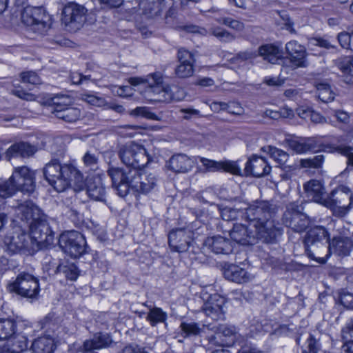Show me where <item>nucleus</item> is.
I'll return each mask as SVG.
<instances>
[{"label":"nucleus","mask_w":353,"mask_h":353,"mask_svg":"<svg viewBox=\"0 0 353 353\" xmlns=\"http://www.w3.org/2000/svg\"><path fill=\"white\" fill-rule=\"evenodd\" d=\"M29 240L30 236L22 232L6 236L3 242L8 252L11 254H16L28 250Z\"/></svg>","instance_id":"obj_24"},{"label":"nucleus","mask_w":353,"mask_h":353,"mask_svg":"<svg viewBox=\"0 0 353 353\" xmlns=\"http://www.w3.org/2000/svg\"><path fill=\"white\" fill-rule=\"evenodd\" d=\"M337 66L342 72L353 71V57H345L337 61Z\"/></svg>","instance_id":"obj_63"},{"label":"nucleus","mask_w":353,"mask_h":353,"mask_svg":"<svg viewBox=\"0 0 353 353\" xmlns=\"http://www.w3.org/2000/svg\"><path fill=\"white\" fill-rule=\"evenodd\" d=\"M321 349V344L319 340L310 334L307 339V346L303 350L302 353H318Z\"/></svg>","instance_id":"obj_58"},{"label":"nucleus","mask_w":353,"mask_h":353,"mask_svg":"<svg viewBox=\"0 0 353 353\" xmlns=\"http://www.w3.org/2000/svg\"><path fill=\"white\" fill-rule=\"evenodd\" d=\"M164 17L165 23L171 28H180L177 19V7L172 0H167Z\"/></svg>","instance_id":"obj_39"},{"label":"nucleus","mask_w":353,"mask_h":353,"mask_svg":"<svg viewBox=\"0 0 353 353\" xmlns=\"http://www.w3.org/2000/svg\"><path fill=\"white\" fill-rule=\"evenodd\" d=\"M22 22L39 34L46 33L51 27L52 18L41 7L26 6L21 12Z\"/></svg>","instance_id":"obj_9"},{"label":"nucleus","mask_w":353,"mask_h":353,"mask_svg":"<svg viewBox=\"0 0 353 353\" xmlns=\"http://www.w3.org/2000/svg\"><path fill=\"white\" fill-rule=\"evenodd\" d=\"M83 99L88 103L97 107L104 108L107 105V102L104 98L91 94H84Z\"/></svg>","instance_id":"obj_59"},{"label":"nucleus","mask_w":353,"mask_h":353,"mask_svg":"<svg viewBox=\"0 0 353 353\" xmlns=\"http://www.w3.org/2000/svg\"><path fill=\"white\" fill-rule=\"evenodd\" d=\"M11 343L4 345L0 350V353H21L28 348V339L26 336L13 335Z\"/></svg>","instance_id":"obj_36"},{"label":"nucleus","mask_w":353,"mask_h":353,"mask_svg":"<svg viewBox=\"0 0 353 353\" xmlns=\"http://www.w3.org/2000/svg\"><path fill=\"white\" fill-rule=\"evenodd\" d=\"M329 242V234L325 228L314 226L306 233L303 240L305 253L307 256L316 262L324 264L328 254L327 243Z\"/></svg>","instance_id":"obj_4"},{"label":"nucleus","mask_w":353,"mask_h":353,"mask_svg":"<svg viewBox=\"0 0 353 353\" xmlns=\"http://www.w3.org/2000/svg\"><path fill=\"white\" fill-rule=\"evenodd\" d=\"M205 168V172H219L222 170L221 161H216L205 157H198Z\"/></svg>","instance_id":"obj_54"},{"label":"nucleus","mask_w":353,"mask_h":353,"mask_svg":"<svg viewBox=\"0 0 353 353\" xmlns=\"http://www.w3.org/2000/svg\"><path fill=\"white\" fill-rule=\"evenodd\" d=\"M303 188L305 196L308 200L323 205L325 200V197H324L325 192L321 181L312 179L304 184Z\"/></svg>","instance_id":"obj_28"},{"label":"nucleus","mask_w":353,"mask_h":353,"mask_svg":"<svg viewBox=\"0 0 353 353\" xmlns=\"http://www.w3.org/2000/svg\"><path fill=\"white\" fill-rule=\"evenodd\" d=\"M352 248L353 243L349 238L336 236L334 237L331 242H329L325 254H327L328 256L332 252L339 256H346L350 254Z\"/></svg>","instance_id":"obj_29"},{"label":"nucleus","mask_w":353,"mask_h":353,"mask_svg":"<svg viewBox=\"0 0 353 353\" xmlns=\"http://www.w3.org/2000/svg\"><path fill=\"white\" fill-rule=\"evenodd\" d=\"M216 21L236 31H242L245 28L243 23L230 17L219 18Z\"/></svg>","instance_id":"obj_55"},{"label":"nucleus","mask_w":353,"mask_h":353,"mask_svg":"<svg viewBox=\"0 0 353 353\" xmlns=\"http://www.w3.org/2000/svg\"><path fill=\"white\" fill-rule=\"evenodd\" d=\"M45 179L58 192H64L73 185L74 191L85 186L82 172L72 163L61 164L59 159H52L43 169Z\"/></svg>","instance_id":"obj_1"},{"label":"nucleus","mask_w":353,"mask_h":353,"mask_svg":"<svg viewBox=\"0 0 353 353\" xmlns=\"http://www.w3.org/2000/svg\"><path fill=\"white\" fill-rule=\"evenodd\" d=\"M14 335L18 336H28L32 333L33 328L31 323L27 320L14 321Z\"/></svg>","instance_id":"obj_44"},{"label":"nucleus","mask_w":353,"mask_h":353,"mask_svg":"<svg viewBox=\"0 0 353 353\" xmlns=\"http://www.w3.org/2000/svg\"><path fill=\"white\" fill-rule=\"evenodd\" d=\"M99 78L95 74H85L81 73L73 72L70 75L71 81L74 84H81L88 81H95Z\"/></svg>","instance_id":"obj_56"},{"label":"nucleus","mask_w":353,"mask_h":353,"mask_svg":"<svg viewBox=\"0 0 353 353\" xmlns=\"http://www.w3.org/2000/svg\"><path fill=\"white\" fill-rule=\"evenodd\" d=\"M55 349L54 339L50 336L39 337L32 344V350L34 353H53Z\"/></svg>","instance_id":"obj_34"},{"label":"nucleus","mask_w":353,"mask_h":353,"mask_svg":"<svg viewBox=\"0 0 353 353\" xmlns=\"http://www.w3.org/2000/svg\"><path fill=\"white\" fill-rule=\"evenodd\" d=\"M222 170L235 175H241V169L236 162L226 161H221Z\"/></svg>","instance_id":"obj_62"},{"label":"nucleus","mask_w":353,"mask_h":353,"mask_svg":"<svg viewBox=\"0 0 353 353\" xmlns=\"http://www.w3.org/2000/svg\"><path fill=\"white\" fill-rule=\"evenodd\" d=\"M118 155L127 167L136 168L139 170L146 165L150 161L145 148L134 142L121 145Z\"/></svg>","instance_id":"obj_8"},{"label":"nucleus","mask_w":353,"mask_h":353,"mask_svg":"<svg viewBox=\"0 0 353 353\" xmlns=\"http://www.w3.org/2000/svg\"><path fill=\"white\" fill-rule=\"evenodd\" d=\"M20 77L23 83L38 85L41 82L40 77L33 71L23 72L20 74Z\"/></svg>","instance_id":"obj_57"},{"label":"nucleus","mask_w":353,"mask_h":353,"mask_svg":"<svg viewBox=\"0 0 353 353\" xmlns=\"http://www.w3.org/2000/svg\"><path fill=\"white\" fill-rule=\"evenodd\" d=\"M54 116L67 123H74L81 117V110L71 105L66 106L62 110H58Z\"/></svg>","instance_id":"obj_37"},{"label":"nucleus","mask_w":353,"mask_h":353,"mask_svg":"<svg viewBox=\"0 0 353 353\" xmlns=\"http://www.w3.org/2000/svg\"><path fill=\"white\" fill-rule=\"evenodd\" d=\"M316 96L319 100L324 103L332 101L334 99L335 94L331 88L329 83L326 82L316 83Z\"/></svg>","instance_id":"obj_40"},{"label":"nucleus","mask_w":353,"mask_h":353,"mask_svg":"<svg viewBox=\"0 0 353 353\" xmlns=\"http://www.w3.org/2000/svg\"><path fill=\"white\" fill-rule=\"evenodd\" d=\"M132 190L138 193L147 194L157 185L158 179L154 173L142 172L137 170Z\"/></svg>","instance_id":"obj_23"},{"label":"nucleus","mask_w":353,"mask_h":353,"mask_svg":"<svg viewBox=\"0 0 353 353\" xmlns=\"http://www.w3.org/2000/svg\"><path fill=\"white\" fill-rule=\"evenodd\" d=\"M266 151L280 165L285 164L289 157V154L286 152L276 147L269 145L267 147Z\"/></svg>","instance_id":"obj_50"},{"label":"nucleus","mask_w":353,"mask_h":353,"mask_svg":"<svg viewBox=\"0 0 353 353\" xmlns=\"http://www.w3.org/2000/svg\"><path fill=\"white\" fill-rule=\"evenodd\" d=\"M240 216L245 219V210L225 208L221 211V217L226 221L238 219Z\"/></svg>","instance_id":"obj_52"},{"label":"nucleus","mask_w":353,"mask_h":353,"mask_svg":"<svg viewBox=\"0 0 353 353\" xmlns=\"http://www.w3.org/2000/svg\"><path fill=\"white\" fill-rule=\"evenodd\" d=\"M180 328L183 337H190L199 335L202 328L195 322H182Z\"/></svg>","instance_id":"obj_48"},{"label":"nucleus","mask_w":353,"mask_h":353,"mask_svg":"<svg viewBox=\"0 0 353 353\" xmlns=\"http://www.w3.org/2000/svg\"><path fill=\"white\" fill-rule=\"evenodd\" d=\"M259 55L271 63H276L280 56L279 48L273 44H265L259 48Z\"/></svg>","instance_id":"obj_38"},{"label":"nucleus","mask_w":353,"mask_h":353,"mask_svg":"<svg viewBox=\"0 0 353 353\" xmlns=\"http://www.w3.org/2000/svg\"><path fill=\"white\" fill-rule=\"evenodd\" d=\"M203 245L205 248L216 254L228 255L232 253L234 250V243L221 236L208 237Z\"/></svg>","instance_id":"obj_22"},{"label":"nucleus","mask_w":353,"mask_h":353,"mask_svg":"<svg viewBox=\"0 0 353 353\" xmlns=\"http://www.w3.org/2000/svg\"><path fill=\"white\" fill-rule=\"evenodd\" d=\"M303 210L302 203L292 202L287 204L282 217L283 223L294 232H303L310 224V219Z\"/></svg>","instance_id":"obj_11"},{"label":"nucleus","mask_w":353,"mask_h":353,"mask_svg":"<svg viewBox=\"0 0 353 353\" xmlns=\"http://www.w3.org/2000/svg\"><path fill=\"white\" fill-rule=\"evenodd\" d=\"M88 196L94 201H105V188L102 179L99 176H94L88 180L86 185Z\"/></svg>","instance_id":"obj_32"},{"label":"nucleus","mask_w":353,"mask_h":353,"mask_svg":"<svg viewBox=\"0 0 353 353\" xmlns=\"http://www.w3.org/2000/svg\"><path fill=\"white\" fill-rule=\"evenodd\" d=\"M52 263L53 267L47 269V273L49 275L62 273L67 279L71 281H76L79 276L80 271L73 263L66 262L62 264H55L53 262Z\"/></svg>","instance_id":"obj_31"},{"label":"nucleus","mask_w":353,"mask_h":353,"mask_svg":"<svg viewBox=\"0 0 353 353\" xmlns=\"http://www.w3.org/2000/svg\"><path fill=\"white\" fill-rule=\"evenodd\" d=\"M285 51L290 62L296 68H305L307 66V52L305 46L292 40L285 44Z\"/></svg>","instance_id":"obj_21"},{"label":"nucleus","mask_w":353,"mask_h":353,"mask_svg":"<svg viewBox=\"0 0 353 353\" xmlns=\"http://www.w3.org/2000/svg\"><path fill=\"white\" fill-rule=\"evenodd\" d=\"M202 310L205 314L214 321L224 320L225 311H219L212 306L202 307Z\"/></svg>","instance_id":"obj_61"},{"label":"nucleus","mask_w":353,"mask_h":353,"mask_svg":"<svg viewBox=\"0 0 353 353\" xmlns=\"http://www.w3.org/2000/svg\"><path fill=\"white\" fill-rule=\"evenodd\" d=\"M236 330L234 327L221 326L219 328V332L209 337V342L211 344L224 346L228 345L226 340L222 339V337L231 338L233 340L236 336Z\"/></svg>","instance_id":"obj_35"},{"label":"nucleus","mask_w":353,"mask_h":353,"mask_svg":"<svg viewBox=\"0 0 353 353\" xmlns=\"http://www.w3.org/2000/svg\"><path fill=\"white\" fill-rule=\"evenodd\" d=\"M264 234L260 230L254 229V227H251L249 223L248 226L243 224L234 225L230 232V236L234 241L243 245H253L258 240L267 243H273L271 241V234L268 237V235L265 236Z\"/></svg>","instance_id":"obj_12"},{"label":"nucleus","mask_w":353,"mask_h":353,"mask_svg":"<svg viewBox=\"0 0 353 353\" xmlns=\"http://www.w3.org/2000/svg\"><path fill=\"white\" fill-rule=\"evenodd\" d=\"M289 147L297 154L306 153L307 152L327 151L332 147L323 144L320 139L316 137L300 138L297 140H290L288 142Z\"/></svg>","instance_id":"obj_17"},{"label":"nucleus","mask_w":353,"mask_h":353,"mask_svg":"<svg viewBox=\"0 0 353 353\" xmlns=\"http://www.w3.org/2000/svg\"><path fill=\"white\" fill-rule=\"evenodd\" d=\"M179 113L181 114L183 119L188 121L202 117L199 110L192 107L181 108L179 110Z\"/></svg>","instance_id":"obj_60"},{"label":"nucleus","mask_w":353,"mask_h":353,"mask_svg":"<svg viewBox=\"0 0 353 353\" xmlns=\"http://www.w3.org/2000/svg\"><path fill=\"white\" fill-rule=\"evenodd\" d=\"M60 247L72 258H79L88 252L85 236L79 232L71 230L63 232L59 239Z\"/></svg>","instance_id":"obj_10"},{"label":"nucleus","mask_w":353,"mask_h":353,"mask_svg":"<svg viewBox=\"0 0 353 353\" xmlns=\"http://www.w3.org/2000/svg\"><path fill=\"white\" fill-rule=\"evenodd\" d=\"M277 210L276 206L268 201H256L245 209V220L254 229L265 233V236L271 234V241L274 243L282 234L281 228L272 219Z\"/></svg>","instance_id":"obj_2"},{"label":"nucleus","mask_w":353,"mask_h":353,"mask_svg":"<svg viewBox=\"0 0 353 353\" xmlns=\"http://www.w3.org/2000/svg\"><path fill=\"white\" fill-rule=\"evenodd\" d=\"M167 0H139V10L148 18H154L166 9Z\"/></svg>","instance_id":"obj_30"},{"label":"nucleus","mask_w":353,"mask_h":353,"mask_svg":"<svg viewBox=\"0 0 353 353\" xmlns=\"http://www.w3.org/2000/svg\"><path fill=\"white\" fill-rule=\"evenodd\" d=\"M168 244L173 252L195 253L194 232L188 228H176L168 234Z\"/></svg>","instance_id":"obj_13"},{"label":"nucleus","mask_w":353,"mask_h":353,"mask_svg":"<svg viewBox=\"0 0 353 353\" xmlns=\"http://www.w3.org/2000/svg\"><path fill=\"white\" fill-rule=\"evenodd\" d=\"M87 10L74 2L66 4L61 14V21L68 31L76 32L79 30L86 20Z\"/></svg>","instance_id":"obj_14"},{"label":"nucleus","mask_w":353,"mask_h":353,"mask_svg":"<svg viewBox=\"0 0 353 353\" xmlns=\"http://www.w3.org/2000/svg\"><path fill=\"white\" fill-rule=\"evenodd\" d=\"M19 192L11 176L5 179L0 178V196L2 198H8L13 196L15 193Z\"/></svg>","instance_id":"obj_43"},{"label":"nucleus","mask_w":353,"mask_h":353,"mask_svg":"<svg viewBox=\"0 0 353 353\" xmlns=\"http://www.w3.org/2000/svg\"><path fill=\"white\" fill-rule=\"evenodd\" d=\"M112 343V340L109 334L98 333L94 334L92 339L85 341L83 349L94 351V350L107 347Z\"/></svg>","instance_id":"obj_33"},{"label":"nucleus","mask_w":353,"mask_h":353,"mask_svg":"<svg viewBox=\"0 0 353 353\" xmlns=\"http://www.w3.org/2000/svg\"><path fill=\"white\" fill-rule=\"evenodd\" d=\"M167 319V314L159 307H152L150 309L146 319L150 322L152 326H155L159 323H163Z\"/></svg>","instance_id":"obj_45"},{"label":"nucleus","mask_w":353,"mask_h":353,"mask_svg":"<svg viewBox=\"0 0 353 353\" xmlns=\"http://www.w3.org/2000/svg\"><path fill=\"white\" fill-rule=\"evenodd\" d=\"M131 85L137 86L142 83H148V99L154 102L169 103L172 101H179L181 97L178 94L180 90L174 85L163 83L162 77L159 72H155L147 76L145 79L141 77H132L129 79Z\"/></svg>","instance_id":"obj_3"},{"label":"nucleus","mask_w":353,"mask_h":353,"mask_svg":"<svg viewBox=\"0 0 353 353\" xmlns=\"http://www.w3.org/2000/svg\"><path fill=\"white\" fill-rule=\"evenodd\" d=\"M210 32L221 42L230 43L235 39L234 35L219 26L212 28Z\"/></svg>","instance_id":"obj_49"},{"label":"nucleus","mask_w":353,"mask_h":353,"mask_svg":"<svg viewBox=\"0 0 353 353\" xmlns=\"http://www.w3.org/2000/svg\"><path fill=\"white\" fill-rule=\"evenodd\" d=\"M233 105L238 109L236 111L232 110L231 105L225 102L213 101L210 107L214 112H218L221 110H227L230 114L241 115L243 111V108L239 103H234Z\"/></svg>","instance_id":"obj_47"},{"label":"nucleus","mask_w":353,"mask_h":353,"mask_svg":"<svg viewBox=\"0 0 353 353\" xmlns=\"http://www.w3.org/2000/svg\"><path fill=\"white\" fill-rule=\"evenodd\" d=\"M48 103L51 106L52 113L55 114L58 110H62L71 105L72 99L67 95L56 94L48 100Z\"/></svg>","instance_id":"obj_42"},{"label":"nucleus","mask_w":353,"mask_h":353,"mask_svg":"<svg viewBox=\"0 0 353 353\" xmlns=\"http://www.w3.org/2000/svg\"><path fill=\"white\" fill-rule=\"evenodd\" d=\"M271 167L263 157H253L245 164L244 172L246 175L261 177L268 174Z\"/></svg>","instance_id":"obj_25"},{"label":"nucleus","mask_w":353,"mask_h":353,"mask_svg":"<svg viewBox=\"0 0 353 353\" xmlns=\"http://www.w3.org/2000/svg\"><path fill=\"white\" fill-rule=\"evenodd\" d=\"M7 290L20 298L35 300L40 291L39 279L31 274L21 272L7 285Z\"/></svg>","instance_id":"obj_5"},{"label":"nucleus","mask_w":353,"mask_h":353,"mask_svg":"<svg viewBox=\"0 0 353 353\" xmlns=\"http://www.w3.org/2000/svg\"><path fill=\"white\" fill-rule=\"evenodd\" d=\"M41 330H43L48 336L54 333L59 327V320L54 314L50 313L39 321Z\"/></svg>","instance_id":"obj_41"},{"label":"nucleus","mask_w":353,"mask_h":353,"mask_svg":"<svg viewBox=\"0 0 353 353\" xmlns=\"http://www.w3.org/2000/svg\"><path fill=\"white\" fill-rule=\"evenodd\" d=\"M37 152L35 145L28 142L20 141L10 145L5 153V158L10 161L12 158L21 157L28 158L32 156Z\"/></svg>","instance_id":"obj_27"},{"label":"nucleus","mask_w":353,"mask_h":353,"mask_svg":"<svg viewBox=\"0 0 353 353\" xmlns=\"http://www.w3.org/2000/svg\"><path fill=\"white\" fill-rule=\"evenodd\" d=\"M324 159L323 154L316 155L312 158L302 159L300 160V165L303 168L319 169L322 167Z\"/></svg>","instance_id":"obj_51"},{"label":"nucleus","mask_w":353,"mask_h":353,"mask_svg":"<svg viewBox=\"0 0 353 353\" xmlns=\"http://www.w3.org/2000/svg\"><path fill=\"white\" fill-rule=\"evenodd\" d=\"M17 213L20 220L28 228L45 215L38 206L30 201L19 205L17 208Z\"/></svg>","instance_id":"obj_18"},{"label":"nucleus","mask_w":353,"mask_h":353,"mask_svg":"<svg viewBox=\"0 0 353 353\" xmlns=\"http://www.w3.org/2000/svg\"><path fill=\"white\" fill-rule=\"evenodd\" d=\"M195 158L183 153L173 154L165 163V167L174 173H188L194 166Z\"/></svg>","instance_id":"obj_20"},{"label":"nucleus","mask_w":353,"mask_h":353,"mask_svg":"<svg viewBox=\"0 0 353 353\" xmlns=\"http://www.w3.org/2000/svg\"><path fill=\"white\" fill-rule=\"evenodd\" d=\"M323 205L330 209L334 215L344 216L353 206V193L349 188L339 185L325 197Z\"/></svg>","instance_id":"obj_7"},{"label":"nucleus","mask_w":353,"mask_h":353,"mask_svg":"<svg viewBox=\"0 0 353 353\" xmlns=\"http://www.w3.org/2000/svg\"><path fill=\"white\" fill-rule=\"evenodd\" d=\"M177 59L179 65L175 68V74L179 78H188L194 74L195 59L189 50L181 48L178 50Z\"/></svg>","instance_id":"obj_19"},{"label":"nucleus","mask_w":353,"mask_h":353,"mask_svg":"<svg viewBox=\"0 0 353 353\" xmlns=\"http://www.w3.org/2000/svg\"><path fill=\"white\" fill-rule=\"evenodd\" d=\"M35 171L26 165L14 167L11 175L18 190L31 194L36 188Z\"/></svg>","instance_id":"obj_15"},{"label":"nucleus","mask_w":353,"mask_h":353,"mask_svg":"<svg viewBox=\"0 0 353 353\" xmlns=\"http://www.w3.org/2000/svg\"><path fill=\"white\" fill-rule=\"evenodd\" d=\"M29 231L30 234L28 236L30 238L41 247H48L54 242V233L52 231L46 215L30 226Z\"/></svg>","instance_id":"obj_16"},{"label":"nucleus","mask_w":353,"mask_h":353,"mask_svg":"<svg viewBox=\"0 0 353 353\" xmlns=\"http://www.w3.org/2000/svg\"><path fill=\"white\" fill-rule=\"evenodd\" d=\"M223 274L227 280L236 283H245L254 278V276L247 270L234 264L226 265Z\"/></svg>","instance_id":"obj_26"},{"label":"nucleus","mask_w":353,"mask_h":353,"mask_svg":"<svg viewBox=\"0 0 353 353\" xmlns=\"http://www.w3.org/2000/svg\"><path fill=\"white\" fill-rule=\"evenodd\" d=\"M137 169L109 165L107 174L112 181V186L121 197L127 196L132 190Z\"/></svg>","instance_id":"obj_6"},{"label":"nucleus","mask_w":353,"mask_h":353,"mask_svg":"<svg viewBox=\"0 0 353 353\" xmlns=\"http://www.w3.org/2000/svg\"><path fill=\"white\" fill-rule=\"evenodd\" d=\"M14 320L0 319V341L6 340L14 335Z\"/></svg>","instance_id":"obj_46"},{"label":"nucleus","mask_w":353,"mask_h":353,"mask_svg":"<svg viewBox=\"0 0 353 353\" xmlns=\"http://www.w3.org/2000/svg\"><path fill=\"white\" fill-rule=\"evenodd\" d=\"M339 303L347 309H353V294L342 291L339 296Z\"/></svg>","instance_id":"obj_64"},{"label":"nucleus","mask_w":353,"mask_h":353,"mask_svg":"<svg viewBox=\"0 0 353 353\" xmlns=\"http://www.w3.org/2000/svg\"><path fill=\"white\" fill-rule=\"evenodd\" d=\"M225 305V299L223 297L219 294L211 295L208 301L203 304V307L212 306L218 312L224 311L223 306Z\"/></svg>","instance_id":"obj_53"}]
</instances>
